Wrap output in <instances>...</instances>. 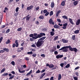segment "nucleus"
Masks as SVG:
<instances>
[{
	"mask_svg": "<svg viewBox=\"0 0 80 80\" xmlns=\"http://www.w3.org/2000/svg\"><path fill=\"white\" fill-rule=\"evenodd\" d=\"M68 48H69V50L72 52L74 51L75 53H77V51H78V49H77L76 48H72L70 45H69L68 46H64L62 47L61 49H59L58 51L62 50L63 52H68Z\"/></svg>",
	"mask_w": 80,
	"mask_h": 80,
	"instance_id": "1",
	"label": "nucleus"
},
{
	"mask_svg": "<svg viewBox=\"0 0 80 80\" xmlns=\"http://www.w3.org/2000/svg\"><path fill=\"white\" fill-rule=\"evenodd\" d=\"M33 35L34 37H32V38L34 40H35V39H37L38 38H41L43 36H45V33H40L39 34H38L37 33H34Z\"/></svg>",
	"mask_w": 80,
	"mask_h": 80,
	"instance_id": "2",
	"label": "nucleus"
},
{
	"mask_svg": "<svg viewBox=\"0 0 80 80\" xmlns=\"http://www.w3.org/2000/svg\"><path fill=\"white\" fill-rule=\"evenodd\" d=\"M42 44H43V41H41L38 40L36 45L37 47H40L42 45Z\"/></svg>",
	"mask_w": 80,
	"mask_h": 80,
	"instance_id": "3",
	"label": "nucleus"
},
{
	"mask_svg": "<svg viewBox=\"0 0 80 80\" xmlns=\"http://www.w3.org/2000/svg\"><path fill=\"white\" fill-rule=\"evenodd\" d=\"M5 51H6V52H9V50L8 48H4L3 50L0 51V53H3V52H5Z\"/></svg>",
	"mask_w": 80,
	"mask_h": 80,
	"instance_id": "4",
	"label": "nucleus"
},
{
	"mask_svg": "<svg viewBox=\"0 0 80 80\" xmlns=\"http://www.w3.org/2000/svg\"><path fill=\"white\" fill-rule=\"evenodd\" d=\"M49 24H50V25H54V22L53 21V19H52V18H50L49 19Z\"/></svg>",
	"mask_w": 80,
	"mask_h": 80,
	"instance_id": "5",
	"label": "nucleus"
},
{
	"mask_svg": "<svg viewBox=\"0 0 80 80\" xmlns=\"http://www.w3.org/2000/svg\"><path fill=\"white\" fill-rule=\"evenodd\" d=\"M33 8V5H31V6H30L28 7L27 8V10H30Z\"/></svg>",
	"mask_w": 80,
	"mask_h": 80,
	"instance_id": "6",
	"label": "nucleus"
},
{
	"mask_svg": "<svg viewBox=\"0 0 80 80\" xmlns=\"http://www.w3.org/2000/svg\"><path fill=\"white\" fill-rule=\"evenodd\" d=\"M68 25V24L67 23H66L65 24L63 25V27H62V28L63 29H66V28L67 27V26Z\"/></svg>",
	"mask_w": 80,
	"mask_h": 80,
	"instance_id": "7",
	"label": "nucleus"
},
{
	"mask_svg": "<svg viewBox=\"0 0 80 80\" xmlns=\"http://www.w3.org/2000/svg\"><path fill=\"white\" fill-rule=\"evenodd\" d=\"M30 15H28V16H26V22L27 21H28L29 20H30V18H31V16H29Z\"/></svg>",
	"mask_w": 80,
	"mask_h": 80,
	"instance_id": "8",
	"label": "nucleus"
},
{
	"mask_svg": "<svg viewBox=\"0 0 80 80\" xmlns=\"http://www.w3.org/2000/svg\"><path fill=\"white\" fill-rule=\"evenodd\" d=\"M80 19H78L77 21L76 22V25H79V24H80Z\"/></svg>",
	"mask_w": 80,
	"mask_h": 80,
	"instance_id": "9",
	"label": "nucleus"
},
{
	"mask_svg": "<svg viewBox=\"0 0 80 80\" xmlns=\"http://www.w3.org/2000/svg\"><path fill=\"white\" fill-rule=\"evenodd\" d=\"M62 41L63 43H67L68 42V40H66L64 39H62Z\"/></svg>",
	"mask_w": 80,
	"mask_h": 80,
	"instance_id": "10",
	"label": "nucleus"
},
{
	"mask_svg": "<svg viewBox=\"0 0 80 80\" xmlns=\"http://www.w3.org/2000/svg\"><path fill=\"white\" fill-rule=\"evenodd\" d=\"M54 27L55 28L58 29L60 28V26L58 25L57 24H55L54 26Z\"/></svg>",
	"mask_w": 80,
	"mask_h": 80,
	"instance_id": "11",
	"label": "nucleus"
},
{
	"mask_svg": "<svg viewBox=\"0 0 80 80\" xmlns=\"http://www.w3.org/2000/svg\"><path fill=\"white\" fill-rule=\"evenodd\" d=\"M69 22L70 23L72 24V25H73L74 24V23H73V20L71 18H69Z\"/></svg>",
	"mask_w": 80,
	"mask_h": 80,
	"instance_id": "12",
	"label": "nucleus"
},
{
	"mask_svg": "<svg viewBox=\"0 0 80 80\" xmlns=\"http://www.w3.org/2000/svg\"><path fill=\"white\" fill-rule=\"evenodd\" d=\"M78 3V1H75L73 2V4L75 6L77 5Z\"/></svg>",
	"mask_w": 80,
	"mask_h": 80,
	"instance_id": "13",
	"label": "nucleus"
},
{
	"mask_svg": "<svg viewBox=\"0 0 80 80\" xmlns=\"http://www.w3.org/2000/svg\"><path fill=\"white\" fill-rule=\"evenodd\" d=\"M45 38H46V37H43L39 39V41H40V40L41 41L43 40H44V39H45Z\"/></svg>",
	"mask_w": 80,
	"mask_h": 80,
	"instance_id": "14",
	"label": "nucleus"
},
{
	"mask_svg": "<svg viewBox=\"0 0 80 80\" xmlns=\"http://www.w3.org/2000/svg\"><path fill=\"white\" fill-rule=\"evenodd\" d=\"M49 68H53L54 67V65H53L52 64H51L49 65Z\"/></svg>",
	"mask_w": 80,
	"mask_h": 80,
	"instance_id": "15",
	"label": "nucleus"
},
{
	"mask_svg": "<svg viewBox=\"0 0 80 80\" xmlns=\"http://www.w3.org/2000/svg\"><path fill=\"white\" fill-rule=\"evenodd\" d=\"M55 6L54 2H52L51 4V8H53Z\"/></svg>",
	"mask_w": 80,
	"mask_h": 80,
	"instance_id": "16",
	"label": "nucleus"
},
{
	"mask_svg": "<svg viewBox=\"0 0 80 80\" xmlns=\"http://www.w3.org/2000/svg\"><path fill=\"white\" fill-rule=\"evenodd\" d=\"M61 5L62 6H65V2L64 1L62 2L61 3Z\"/></svg>",
	"mask_w": 80,
	"mask_h": 80,
	"instance_id": "17",
	"label": "nucleus"
},
{
	"mask_svg": "<svg viewBox=\"0 0 80 80\" xmlns=\"http://www.w3.org/2000/svg\"><path fill=\"white\" fill-rule=\"evenodd\" d=\"M74 33L75 34H78V33H79V30H75L74 32Z\"/></svg>",
	"mask_w": 80,
	"mask_h": 80,
	"instance_id": "18",
	"label": "nucleus"
},
{
	"mask_svg": "<svg viewBox=\"0 0 80 80\" xmlns=\"http://www.w3.org/2000/svg\"><path fill=\"white\" fill-rule=\"evenodd\" d=\"M11 41L10 40V39H8L7 42H6V44H8V43H10Z\"/></svg>",
	"mask_w": 80,
	"mask_h": 80,
	"instance_id": "19",
	"label": "nucleus"
},
{
	"mask_svg": "<svg viewBox=\"0 0 80 80\" xmlns=\"http://www.w3.org/2000/svg\"><path fill=\"white\" fill-rule=\"evenodd\" d=\"M5 71V68H4L2 69V70L0 72V73H3V72H4Z\"/></svg>",
	"mask_w": 80,
	"mask_h": 80,
	"instance_id": "20",
	"label": "nucleus"
},
{
	"mask_svg": "<svg viewBox=\"0 0 80 80\" xmlns=\"http://www.w3.org/2000/svg\"><path fill=\"white\" fill-rule=\"evenodd\" d=\"M62 18H64V19H67L68 20V17L66 16H62Z\"/></svg>",
	"mask_w": 80,
	"mask_h": 80,
	"instance_id": "21",
	"label": "nucleus"
},
{
	"mask_svg": "<svg viewBox=\"0 0 80 80\" xmlns=\"http://www.w3.org/2000/svg\"><path fill=\"white\" fill-rule=\"evenodd\" d=\"M39 18L40 19H42V20H43V19H44V17L42 15L40 16L39 17Z\"/></svg>",
	"mask_w": 80,
	"mask_h": 80,
	"instance_id": "22",
	"label": "nucleus"
},
{
	"mask_svg": "<svg viewBox=\"0 0 80 80\" xmlns=\"http://www.w3.org/2000/svg\"><path fill=\"white\" fill-rule=\"evenodd\" d=\"M8 75V73H4L2 75V76L5 77V76H7Z\"/></svg>",
	"mask_w": 80,
	"mask_h": 80,
	"instance_id": "23",
	"label": "nucleus"
},
{
	"mask_svg": "<svg viewBox=\"0 0 80 80\" xmlns=\"http://www.w3.org/2000/svg\"><path fill=\"white\" fill-rule=\"evenodd\" d=\"M62 78V76L61 74H59L58 77V80H60Z\"/></svg>",
	"mask_w": 80,
	"mask_h": 80,
	"instance_id": "24",
	"label": "nucleus"
},
{
	"mask_svg": "<svg viewBox=\"0 0 80 80\" xmlns=\"http://www.w3.org/2000/svg\"><path fill=\"white\" fill-rule=\"evenodd\" d=\"M57 49V48H52V52H53L55 51Z\"/></svg>",
	"mask_w": 80,
	"mask_h": 80,
	"instance_id": "25",
	"label": "nucleus"
},
{
	"mask_svg": "<svg viewBox=\"0 0 80 80\" xmlns=\"http://www.w3.org/2000/svg\"><path fill=\"white\" fill-rule=\"evenodd\" d=\"M70 64H68L65 67V68H69V67H70Z\"/></svg>",
	"mask_w": 80,
	"mask_h": 80,
	"instance_id": "26",
	"label": "nucleus"
},
{
	"mask_svg": "<svg viewBox=\"0 0 80 80\" xmlns=\"http://www.w3.org/2000/svg\"><path fill=\"white\" fill-rule=\"evenodd\" d=\"M72 39L73 40H75V35H73L72 36Z\"/></svg>",
	"mask_w": 80,
	"mask_h": 80,
	"instance_id": "27",
	"label": "nucleus"
},
{
	"mask_svg": "<svg viewBox=\"0 0 80 80\" xmlns=\"http://www.w3.org/2000/svg\"><path fill=\"white\" fill-rule=\"evenodd\" d=\"M14 77H15V76L13 75L11 76L9 78V80H10V79H12V78H13Z\"/></svg>",
	"mask_w": 80,
	"mask_h": 80,
	"instance_id": "28",
	"label": "nucleus"
},
{
	"mask_svg": "<svg viewBox=\"0 0 80 80\" xmlns=\"http://www.w3.org/2000/svg\"><path fill=\"white\" fill-rule=\"evenodd\" d=\"M29 58L28 57H25L24 59L25 60L28 61L29 60Z\"/></svg>",
	"mask_w": 80,
	"mask_h": 80,
	"instance_id": "29",
	"label": "nucleus"
},
{
	"mask_svg": "<svg viewBox=\"0 0 80 80\" xmlns=\"http://www.w3.org/2000/svg\"><path fill=\"white\" fill-rule=\"evenodd\" d=\"M54 35H55V33L53 32H51V36H53Z\"/></svg>",
	"mask_w": 80,
	"mask_h": 80,
	"instance_id": "30",
	"label": "nucleus"
},
{
	"mask_svg": "<svg viewBox=\"0 0 80 80\" xmlns=\"http://www.w3.org/2000/svg\"><path fill=\"white\" fill-rule=\"evenodd\" d=\"M53 11H51L50 13V16H52V15H53Z\"/></svg>",
	"mask_w": 80,
	"mask_h": 80,
	"instance_id": "31",
	"label": "nucleus"
},
{
	"mask_svg": "<svg viewBox=\"0 0 80 80\" xmlns=\"http://www.w3.org/2000/svg\"><path fill=\"white\" fill-rule=\"evenodd\" d=\"M27 54H28V55H30V54H33V52H32V51L30 52H28L27 53Z\"/></svg>",
	"mask_w": 80,
	"mask_h": 80,
	"instance_id": "32",
	"label": "nucleus"
},
{
	"mask_svg": "<svg viewBox=\"0 0 80 80\" xmlns=\"http://www.w3.org/2000/svg\"><path fill=\"white\" fill-rule=\"evenodd\" d=\"M49 13H50L49 12H47L45 15V16H48V15H49Z\"/></svg>",
	"mask_w": 80,
	"mask_h": 80,
	"instance_id": "33",
	"label": "nucleus"
},
{
	"mask_svg": "<svg viewBox=\"0 0 80 80\" xmlns=\"http://www.w3.org/2000/svg\"><path fill=\"white\" fill-rule=\"evenodd\" d=\"M63 65H64V64L63 63H61L60 64V66H61L62 68L63 67Z\"/></svg>",
	"mask_w": 80,
	"mask_h": 80,
	"instance_id": "34",
	"label": "nucleus"
},
{
	"mask_svg": "<svg viewBox=\"0 0 80 80\" xmlns=\"http://www.w3.org/2000/svg\"><path fill=\"white\" fill-rule=\"evenodd\" d=\"M19 9V8L17 7L16 9V12H18V10Z\"/></svg>",
	"mask_w": 80,
	"mask_h": 80,
	"instance_id": "35",
	"label": "nucleus"
},
{
	"mask_svg": "<svg viewBox=\"0 0 80 80\" xmlns=\"http://www.w3.org/2000/svg\"><path fill=\"white\" fill-rule=\"evenodd\" d=\"M19 72L20 73H25V70L22 71H20Z\"/></svg>",
	"mask_w": 80,
	"mask_h": 80,
	"instance_id": "36",
	"label": "nucleus"
},
{
	"mask_svg": "<svg viewBox=\"0 0 80 80\" xmlns=\"http://www.w3.org/2000/svg\"><path fill=\"white\" fill-rule=\"evenodd\" d=\"M11 64H12V65H15V62L14 61H12L11 62Z\"/></svg>",
	"mask_w": 80,
	"mask_h": 80,
	"instance_id": "37",
	"label": "nucleus"
},
{
	"mask_svg": "<svg viewBox=\"0 0 80 80\" xmlns=\"http://www.w3.org/2000/svg\"><path fill=\"white\" fill-rule=\"evenodd\" d=\"M57 22H58L59 23H61V20L59 19H57Z\"/></svg>",
	"mask_w": 80,
	"mask_h": 80,
	"instance_id": "38",
	"label": "nucleus"
},
{
	"mask_svg": "<svg viewBox=\"0 0 80 80\" xmlns=\"http://www.w3.org/2000/svg\"><path fill=\"white\" fill-rule=\"evenodd\" d=\"M18 12H16L14 14V16L17 17V16H18Z\"/></svg>",
	"mask_w": 80,
	"mask_h": 80,
	"instance_id": "39",
	"label": "nucleus"
},
{
	"mask_svg": "<svg viewBox=\"0 0 80 80\" xmlns=\"http://www.w3.org/2000/svg\"><path fill=\"white\" fill-rule=\"evenodd\" d=\"M29 37H33V34H31L29 35Z\"/></svg>",
	"mask_w": 80,
	"mask_h": 80,
	"instance_id": "40",
	"label": "nucleus"
},
{
	"mask_svg": "<svg viewBox=\"0 0 80 80\" xmlns=\"http://www.w3.org/2000/svg\"><path fill=\"white\" fill-rule=\"evenodd\" d=\"M10 32V29H8L6 32V33H9Z\"/></svg>",
	"mask_w": 80,
	"mask_h": 80,
	"instance_id": "41",
	"label": "nucleus"
},
{
	"mask_svg": "<svg viewBox=\"0 0 80 80\" xmlns=\"http://www.w3.org/2000/svg\"><path fill=\"white\" fill-rule=\"evenodd\" d=\"M22 28H18V31L19 32H20V31H21V30H22Z\"/></svg>",
	"mask_w": 80,
	"mask_h": 80,
	"instance_id": "42",
	"label": "nucleus"
},
{
	"mask_svg": "<svg viewBox=\"0 0 80 80\" xmlns=\"http://www.w3.org/2000/svg\"><path fill=\"white\" fill-rule=\"evenodd\" d=\"M58 53V52L57 51H55L54 52V54L55 55H57Z\"/></svg>",
	"mask_w": 80,
	"mask_h": 80,
	"instance_id": "43",
	"label": "nucleus"
},
{
	"mask_svg": "<svg viewBox=\"0 0 80 80\" xmlns=\"http://www.w3.org/2000/svg\"><path fill=\"white\" fill-rule=\"evenodd\" d=\"M32 56L34 57H35L37 56V54H32Z\"/></svg>",
	"mask_w": 80,
	"mask_h": 80,
	"instance_id": "44",
	"label": "nucleus"
},
{
	"mask_svg": "<svg viewBox=\"0 0 80 80\" xmlns=\"http://www.w3.org/2000/svg\"><path fill=\"white\" fill-rule=\"evenodd\" d=\"M43 12L44 13H47V10L45 9L43 11Z\"/></svg>",
	"mask_w": 80,
	"mask_h": 80,
	"instance_id": "45",
	"label": "nucleus"
},
{
	"mask_svg": "<svg viewBox=\"0 0 80 80\" xmlns=\"http://www.w3.org/2000/svg\"><path fill=\"white\" fill-rule=\"evenodd\" d=\"M57 49H59V48H60V46H59V45H57Z\"/></svg>",
	"mask_w": 80,
	"mask_h": 80,
	"instance_id": "46",
	"label": "nucleus"
},
{
	"mask_svg": "<svg viewBox=\"0 0 80 80\" xmlns=\"http://www.w3.org/2000/svg\"><path fill=\"white\" fill-rule=\"evenodd\" d=\"M35 23L36 25H39V22L38 21H37L35 22Z\"/></svg>",
	"mask_w": 80,
	"mask_h": 80,
	"instance_id": "47",
	"label": "nucleus"
},
{
	"mask_svg": "<svg viewBox=\"0 0 80 80\" xmlns=\"http://www.w3.org/2000/svg\"><path fill=\"white\" fill-rule=\"evenodd\" d=\"M36 73H40V70L38 69L36 72Z\"/></svg>",
	"mask_w": 80,
	"mask_h": 80,
	"instance_id": "48",
	"label": "nucleus"
},
{
	"mask_svg": "<svg viewBox=\"0 0 80 80\" xmlns=\"http://www.w3.org/2000/svg\"><path fill=\"white\" fill-rule=\"evenodd\" d=\"M45 75V73H42V77H43V76Z\"/></svg>",
	"mask_w": 80,
	"mask_h": 80,
	"instance_id": "49",
	"label": "nucleus"
},
{
	"mask_svg": "<svg viewBox=\"0 0 80 80\" xmlns=\"http://www.w3.org/2000/svg\"><path fill=\"white\" fill-rule=\"evenodd\" d=\"M63 56V55H59V58H62Z\"/></svg>",
	"mask_w": 80,
	"mask_h": 80,
	"instance_id": "50",
	"label": "nucleus"
},
{
	"mask_svg": "<svg viewBox=\"0 0 80 80\" xmlns=\"http://www.w3.org/2000/svg\"><path fill=\"white\" fill-rule=\"evenodd\" d=\"M41 56V57H45V55L43 54H42Z\"/></svg>",
	"mask_w": 80,
	"mask_h": 80,
	"instance_id": "51",
	"label": "nucleus"
},
{
	"mask_svg": "<svg viewBox=\"0 0 80 80\" xmlns=\"http://www.w3.org/2000/svg\"><path fill=\"white\" fill-rule=\"evenodd\" d=\"M73 79L74 80H78V78H77L76 77H74Z\"/></svg>",
	"mask_w": 80,
	"mask_h": 80,
	"instance_id": "52",
	"label": "nucleus"
},
{
	"mask_svg": "<svg viewBox=\"0 0 80 80\" xmlns=\"http://www.w3.org/2000/svg\"><path fill=\"white\" fill-rule=\"evenodd\" d=\"M45 69L43 70L41 72V73H43V72H45Z\"/></svg>",
	"mask_w": 80,
	"mask_h": 80,
	"instance_id": "53",
	"label": "nucleus"
},
{
	"mask_svg": "<svg viewBox=\"0 0 80 80\" xmlns=\"http://www.w3.org/2000/svg\"><path fill=\"white\" fill-rule=\"evenodd\" d=\"M31 47H35L36 48V45L35 44H33L32 45H31Z\"/></svg>",
	"mask_w": 80,
	"mask_h": 80,
	"instance_id": "54",
	"label": "nucleus"
},
{
	"mask_svg": "<svg viewBox=\"0 0 80 80\" xmlns=\"http://www.w3.org/2000/svg\"><path fill=\"white\" fill-rule=\"evenodd\" d=\"M58 36H56L54 38V40H57V39H58Z\"/></svg>",
	"mask_w": 80,
	"mask_h": 80,
	"instance_id": "55",
	"label": "nucleus"
},
{
	"mask_svg": "<svg viewBox=\"0 0 80 80\" xmlns=\"http://www.w3.org/2000/svg\"><path fill=\"white\" fill-rule=\"evenodd\" d=\"M79 68H80V67L78 66L75 68V70H78Z\"/></svg>",
	"mask_w": 80,
	"mask_h": 80,
	"instance_id": "56",
	"label": "nucleus"
},
{
	"mask_svg": "<svg viewBox=\"0 0 80 80\" xmlns=\"http://www.w3.org/2000/svg\"><path fill=\"white\" fill-rule=\"evenodd\" d=\"M15 46L16 47H18V43H16Z\"/></svg>",
	"mask_w": 80,
	"mask_h": 80,
	"instance_id": "57",
	"label": "nucleus"
},
{
	"mask_svg": "<svg viewBox=\"0 0 80 80\" xmlns=\"http://www.w3.org/2000/svg\"><path fill=\"white\" fill-rule=\"evenodd\" d=\"M2 40H3V37H1L0 38V42H2Z\"/></svg>",
	"mask_w": 80,
	"mask_h": 80,
	"instance_id": "58",
	"label": "nucleus"
},
{
	"mask_svg": "<svg viewBox=\"0 0 80 80\" xmlns=\"http://www.w3.org/2000/svg\"><path fill=\"white\" fill-rule=\"evenodd\" d=\"M11 73H12L13 75L14 74L15 75V72L14 71H12L11 72Z\"/></svg>",
	"mask_w": 80,
	"mask_h": 80,
	"instance_id": "59",
	"label": "nucleus"
},
{
	"mask_svg": "<svg viewBox=\"0 0 80 80\" xmlns=\"http://www.w3.org/2000/svg\"><path fill=\"white\" fill-rule=\"evenodd\" d=\"M56 57L58 59L60 58V57H59V55H57L56 56Z\"/></svg>",
	"mask_w": 80,
	"mask_h": 80,
	"instance_id": "60",
	"label": "nucleus"
},
{
	"mask_svg": "<svg viewBox=\"0 0 80 80\" xmlns=\"http://www.w3.org/2000/svg\"><path fill=\"white\" fill-rule=\"evenodd\" d=\"M60 12H61V10H59L57 12V13L59 14Z\"/></svg>",
	"mask_w": 80,
	"mask_h": 80,
	"instance_id": "61",
	"label": "nucleus"
},
{
	"mask_svg": "<svg viewBox=\"0 0 80 80\" xmlns=\"http://www.w3.org/2000/svg\"><path fill=\"white\" fill-rule=\"evenodd\" d=\"M24 43H25V42H22L21 44V46H23V45H24Z\"/></svg>",
	"mask_w": 80,
	"mask_h": 80,
	"instance_id": "62",
	"label": "nucleus"
},
{
	"mask_svg": "<svg viewBox=\"0 0 80 80\" xmlns=\"http://www.w3.org/2000/svg\"><path fill=\"white\" fill-rule=\"evenodd\" d=\"M30 41L31 42H33V38H30Z\"/></svg>",
	"mask_w": 80,
	"mask_h": 80,
	"instance_id": "63",
	"label": "nucleus"
},
{
	"mask_svg": "<svg viewBox=\"0 0 80 80\" xmlns=\"http://www.w3.org/2000/svg\"><path fill=\"white\" fill-rule=\"evenodd\" d=\"M50 80H54L53 79V77H52L50 79Z\"/></svg>",
	"mask_w": 80,
	"mask_h": 80,
	"instance_id": "64",
	"label": "nucleus"
}]
</instances>
